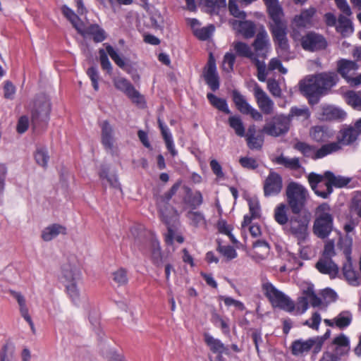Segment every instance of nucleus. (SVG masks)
Here are the masks:
<instances>
[{"mask_svg": "<svg viewBox=\"0 0 361 361\" xmlns=\"http://www.w3.org/2000/svg\"><path fill=\"white\" fill-rule=\"evenodd\" d=\"M267 10L271 22L269 28L272 35L273 40L282 51L289 49V44L287 38L288 26L283 19L284 13L278 0H263Z\"/></svg>", "mask_w": 361, "mask_h": 361, "instance_id": "f257e3e1", "label": "nucleus"}, {"mask_svg": "<svg viewBox=\"0 0 361 361\" xmlns=\"http://www.w3.org/2000/svg\"><path fill=\"white\" fill-rule=\"evenodd\" d=\"M308 183L314 194L323 199H327L333 192V188H341L346 186L351 178L342 176H336L331 171L323 174L311 172L307 176Z\"/></svg>", "mask_w": 361, "mask_h": 361, "instance_id": "f03ea898", "label": "nucleus"}, {"mask_svg": "<svg viewBox=\"0 0 361 361\" xmlns=\"http://www.w3.org/2000/svg\"><path fill=\"white\" fill-rule=\"evenodd\" d=\"M180 184V181L174 183L167 192L158 196L156 199V204L160 219L167 226L168 233L166 235L165 242L168 245L173 243L174 231L172 227L178 220V216L177 210L170 204V201L177 192Z\"/></svg>", "mask_w": 361, "mask_h": 361, "instance_id": "7ed1b4c3", "label": "nucleus"}, {"mask_svg": "<svg viewBox=\"0 0 361 361\" xmlns=\"http://www.w3.org/2000/svg\"><path fill=\"white\" fill-rule=\"evenodd\" d=\"M287 205H288L293 214H299L305 207L309 192L302 184L290 181L286 188Z\"/></svg>", "mask_w": 361, "mask_h": 361, "instance_id": "20e7f679", "label": "nucleus"}, {"mask_svg": "<svg viewBox=\"0 0 361 361\" xmlns=\"http://www.w3.org/2000/svg\"><path fill=\"white\" fill-rule=\"evenodd\" d=\"M333 226L334 216L331 209L328 203H322L315 209L314 233L320 238H326L331 233Z\"/></svg>", "mask_w": 361, "mask_h": 361, "instance_id": "39448f33", "label": "nucleus"}, {"mask_svg": "<svg viewBox=\"0 0 361 361\" xmlns=\"http://www.w3.org/2000/svg\"><path fill=\"white\" fill-rule=\"evenodd\" d=\"M61 279L69 298L75 305H78L80 292L77 284L81 279L80 270L75 265L64 264L61 268Z\"/></svg>", "mask_w": 361, "mask_h": 361, "instance_id": "423d86ee", "label": "nucleus"}, {"mask_svg": "<svg viewBox=\"0 0 361 361\" xmlns=\"http://www.w3.org/2000/svg\"><path fill=\"white\" fill-rule=\"evenodd\" d=\"M51 113V103L44 94L38 95L33 101L31 109V122L34 130L47 127Z\"/></svg>", "mask_w": 361, "mask_h": 361, "instance_id": "0eeeda50", "label": "nucleus"}, {"mask_svg": "<svg viewBox=\"0 0 361 361\" xmlns=\"http://www.w3.org/2000/svg\"><path fill=\"white\" fill-rule=\"evenodd\" d=\"M293 148L300 152L303 157L317 160L338 152L341 149V146L338 143L330 142L324 144L321 147L317 149L315 146L305 142L298 141L293 145Z\"/></svg>", "mask_w": 361, "mask_h": 361, "instance_id": "6e6552de", "label": "nucleus"}, {"mask_svg": "<svg viewBox=\"0 0 361 361\" xmlns=\"http://www.w3.org/2000/svg\"><path fill=\"white\" fill-rule=\"evenodd\" d=\"M262 291L273 307H279L288 312L295 311V302L283 292L278 290L271 283L262 284Z\"/></svg>", "mask_w": 361, "mask_h": 361, "instance_id": "1a4fd4ad", "label": "nucleus"}, {"mask_svg": "<svg viewBox=\"0 0 361 361\" xmlns=\"http://www.w3.org/2000/svg\"><path fill=\"white\" fill-rule=\"evenodd\" d=\"M310 223V216L307 214H294L290 218L286 225V231L293 235L301 245L306 240L308 233L307 228Z\"/></svg>", "mask_w": 361, "mask_h": 361, "instance_id": "9d476101", "label": "nucleus"}, {"mask_svg": "<svg viewBox=\"0 0 361 361\" xmlns=\"http://www.w3.org/2000/svg\"><path fill=\"white\" fill-rule=\"evenodd\" d=\"M113 82L115 87L123 92L133 103L137 106H144L145 104L144 96L135 88L128 80L120 77L114 78Z\"/></svg>", "mask_w": 361, "mask_h": 361, "instance_id": "9b49d317", "label": "nucleus"}, {"mask_svg": "<svg viewBox=\"0 0 361 361\" xmlns=\"http://www.w3.org/2000/svg\"><path fill=\"white\" fill-rule=\"evenodd\" d=\"M232 100L239 112L243 115H249L256 121H262L263 115L258 110L253 108L239 91L234 90L231 93Z\"/></svg>", "mask_w": 361, "mask_h": 361, "instance_id": "f8f14e48", "label": "nucleus"}, {"mask_svg": "<svg viewBox=\"0 0 361 361\" xmlns=\"http://www.w3.org/2000/svg\"><path fill=\"white\" fill-rule=\"evenodd\" d=\"M290 121L283 114L274 116L271 121L264 126V131L269 135L279 137L286 134L290 128Z\"/></svg>", "mask_w": 361, "mask_h": 361, "instance_id": "ddd939ff", "label": "nucleus"}, {"mask_svg": "<svg viewBox=\"0 0 361 361\" xmlns=\"http://www.w3.org/2000/svg\"><path fill=\"white\" fill-rule=\"evenodd\" d=\"M300 91L308 99L310 104H317L323 94L315 76L300 81Z\"/></svg>", "mask_w": 361, "mask_h": 361, "instance_id": "4468645a", "label": "nucleus"}, {"mask_svg": "<svg viewBox=\"0 0 361 361\" xmlns=\"http://www.w3.org/2000/svg\"><path fill=\"white\" fill-rule=\"evenodd\" d=\"M202 77L213 92L219 90L220 80L216 70V60L212 53H209L208 61L202 71Z\"/></svg>", "mask_w": 361, "mask_h": 361, "instance_id": "2eb2a0df", "label": "nucleus"}, {"mask_svg": "<svg viewBox=\"0 0 361 361\" xmlns=\"http://www.w3.org/2000/svg\"><path fill=\"white\" fill-rule=\"evenodd\" d=\"M300 44L304 50L309 51L325 49L328 44L323 35L312 31L302 37Z\"/></svg>", "mask_w": 361, "mask_h": 361, "instance_id": "dca6fc26", "label": "nucleus"}, {"mask_svg": "<svg viewBox=\"0 0 361 361\" xmlns=\"http://www.w3.org/2000/svg\"><path fill=\"white\" fill-rule=\"evenodd\" d=\"M283 189L282 176L276 171L271 170L263 184L264 195L274 197L279 195Z\"/></svg>", "mask_w": 361, "mask_h": 361, "instance_id": "f3484780", "label": "nucleus"}, {"mask_svg": "<svg viewBox=\"0 0 361 361\" xmlns=\"http://www.w3.org/2000/svg\"><path fill=\"white\" fill-rule=\"evenodd\" d=\"M324 340L322 338H311L306 341L300 339L294 341L291 344V352L294 355H300L308 353L314 346V352L321 350Z\"/></svg>", "mask_w": 361, "mask_h": 361, "instance_id": "a211bd4d", "label": "nucleus"}, {"mask_svg": "<svg viewBox=\"0 0 361 361\" xmlns=\"http://www.w3.org/2000/svg\"><path fill=\"white\" fill-rule=\"evenodd\" d=\"M317 13L314 7L301 10L299 14L294 16L290 26L293 31L310 28L313 25V18Z\"/></svg>", "mask_w": 361, "mask_h": 361, "instance_id": "6ab92c4d", "label": "nucleus"}, {"mask_svg": "<svg viewBox=\"0 0 361 361\" xmlns=\"http://www.w3.org/2000/svg\"><path fill=\"white\" fill-rule=\"evenodd\" d=\"M253 94L256 103L261 111L260 113L265 115L272 114L274 110V102L257 83L255 85Z\"/></svg>", "mask_w": 361, "mask_h": 361, "instance_id": "aec40b11", "label": "nucleus"}, {"mask_svg": "<svg viewBox=\"0 0 361 361\" xmlns=\"http://www.w3.org/2000/svg\"><path fill=\"white\" fill-rule=\"evenodd\" d=\"M233 30L237 33L240 34L245 39H250L253 37L256 32L255 24L251 20H230Z\"/></svg>", "mask_w": 361, "mask_h": 361, "instance_id": "412c9836", "label": "nucleus"}, {"mask_svg": "<svg viewBox=\"0 0 361 361\" xmlns=\"http://www.w3.org/2000/svg\"><path fill=\"white\" fill-rule=\"evenodd\" d=\"M337 72L348 82L357 71L359 66L356 61L341 59L336 62Z\"/></svg>", "mask_w": 361, "mask_h": 361, "instance_id": "4be33fe9", "label": "nucleus"}, {"mask_svg": "<svg viewBox=\"0 0 361 361\" xmlns=\"http://www.w3.org/2000/svg\"><path fill=\"white\" fill-rule=\"evenodd\" d=\"M78 32L83 37H91L96 43L102 42L106 38L105 30L97 24H91L88 27H81Z\"/></svg>", "mask_w": 361, "mask_h": 361, "instance_id": "5701e85b", "label": "nucleus"}, {"mask_svg": "<svg viewBox=\"0 0 361 361\" xmlns=\"http://www.w3.org/2000/svg\"><path fill=\"white\" fill-rule=\"evenodd\" d=\"M101 142L108 152L113 153L114 137V129L108 121H104L101 124Z\"/></svg>", "mask_w": 361, "mask_h": 361, "instance_id": "b1692460", "label": "nucleus"}, {"mask_svg": "<svg viewBox=\"0 0 361 361\" xmlns=\"http://www.w3.org/2000/svg\"><path fill=\"white\" fill-rule=\"evenodd\" d=\"M9 293L16 300L19 306V311L21 317L28 323L32 331L35 333V329L34 323L29 314V309L27 307L26 300L24 295H23L21 293L13 290H10Z\"/></svg>", "mask_w": 361, "mask_h": 361, "instance_id": "393cba45", "label": "nucleus"}, {"mask_svg": "<svg viewBox=\"0 0 361 361\" xmlns=\"http://www.w3.org/2000/svg\"><path fill=\"white\" fill-rule=\"evenodd\" d=\"M9 293L16 300L19 306V311L21 317L28 323L32 331L35 333V329L34 323L29 314V309L27 307L26 300L24 295H23L21 293L13 290H10Z\"/></svg>", "mask_w": 361, "mask_h": 361, "instance_id": "a878e982", "label": "nucleus"}, {"mask_svg": "<svg viewBox=\"0 0 361 361\" xmlns=\"http://www.w3.org/2000/svg\"><path fill=\"white\" fill-rule=\"evenodd\" d=\"M345 116V112L336 106L324 105L322 107L321 119L324 121H343Z\"/></svg>", "mask_w": 361, "mask_h": 361, "instance_id": "bb28decb", "label": "nucleus"}, {"mask_svg": "<svg viewBox=\"0 0 361 361\" xmlns=\"http://www.w3.org/2000/svg\"><path fill=\"white\" fill-rule=\"evenodd\" d=\"M272 162L283 166L289 171H299L302 168L299 157H289L284 156L283 154L274 157L272 159Z\"/></svg>", "mask_w": 361, "mask_h": 361, "instance_id": "cd10ccee", "label": "nucleus"}, {"mask_svg": "<svg viewBox=\"0 0 361 361\" xmlns=\"http://www.w3.org/2000/svg\"><path fill=\"white\" fill-rule=\"evenodd\" d=\"M315 78L323 94L325 91L336 85L338 80L337 74L334 72L322 73L316 75Z\"/></svg>", "mask_w": 361, "mask_h": 361, "instance_id": "c85d7f7f", "label": "nucleus"}, {"mask_svg": "<svg viewBox=\"0 0 361 361\" xmlns=\"http://www.w3.org/2000/svg\"><path fill=\"white\" fill-rule=\"evenodd\" d=\"M157 123L167 149L172 157H176L178 152L175 148L173 137L169 128L160 118H158Z\"/></svg>", "mask_w": 361, "mask_h": 361, "instance_id": "c756f323", "label": "nucleus"}, {"mask_svg": "<svg viewBox=\"0 0 361 361\" xmlns=\"http://www.w3.org/2000/svg\"><path fill=\"white\" fill-rule=\"evenodd\" d=\"M315 267L321 274H328L331 278H335L338 274V267L332 259H321Z\"/></svg>", "mask_w": 361, "mask_h": 361, "instance_id": "7c9ffc66", "label": "nucleus"}, {"mask_svg": "<svg viewBox=\"0 0 361 361\" xmlns=\"http://www.w3.org/2000/svg\"><path fill=\"white\" fill-rule=\"evenodd\" d=\"M59 234L66 235V227L59 224H53L42 231L41 237L43 240L48 242L57 237Z\"/></svg>", "mask_w": 361, "mask_h": 361, "instance_id": "2f4dec72", "label": "nucleus"}, {"mask_svg": "<svg viewBox=\"0 0 361 361\" xmlns=\"http://www.w3.org/2000/svg\"><path fill=\"white\" fill-rule=\"evenodd\" d=\"M185 197L184 198V202L188 204L192 210H194L200 207L203 203V197L200 191L197 190L195 192H192V190L187 186H184Z\"/></svg>", "mask_w": 361, "mask_h": 361, "instance_id": "473e14b6", "label": "nucleus"}, {"mask_svg": "<svg viewBox=\"0 0 361 361\" xmlns=\"http://www.w3.org/2000/svg\"><path fill=\"white\" fill-rule=\"evenodd\" d=\"M336 30L341 34L343 37H348L354 32L352 21L343 14H340L338 18V22L336 25Z\"/></svg>", "mask_w": 361, "mask_h": 361, "instance_id": "72a5a7b5", "label": "nucleus"}, {"mask_svg": "<svg viewBox=\"0 0 361 361\" xmlns=\"http://www.w3.org/2000/svg\"><path fill=\"white\" fill-rule=\"evenodd\" d=\"M204 341L213 353L218 354L220 356L223 353H228V348L219 339L214 338L209 334L204 335Z\"/></svg>", "mask_w": 361, "mask_h": 361, "instance_id": "f704fd0d", "label": "nucleus"}, {"mask_svg": "<svg viewBox=\"0 0 361 361\" xmlns=\"http://www.w3.org/2000/svg\"><path fill=\"white\" fill-rule=\"evenodd\" d=\"M288 205L280 203L276 206L274 210V219L280 226H286L290 221L288 217Z\"/></svg>", "mask_w": 361, "mask_h": 361, "instance_id": "c9c22d12", "label": "nucleus"}, {"mask_svg": "<svg viewBox=\"0 0 361 361\" xmlns=\"http://www.w3.org/2000/svg\"><path fill=\"white\" fill-rule=\"evenodd\" d=\"M255 52L260 54L261 52L266 50L269 46V39L267 31L264 28L260 30L252 44Z\"/></svg>", "mask_w": 361, "mask_h": 361, "instance_id": "e433bc0d", "label": "nucleus"}, {"mask_svg": "<svg viewBox=\"0 0 361 361\" xmlns=\"http://www.w3.org/2000/svg\"><path fill=\"white\" fill-rule=\"evenodd\" d=\"M233 47L238 56L247 58L251 61H253L254 59L257 58V56L254 54L250 47L245 42L235 41L233 43Z\"/></svg>", "mask_w": 361, "mask_h": 361, "instance_id": "4c0bfd02", "label": "nucleus"}, {"mask_svg": "<svg viewBox=\"0 0 361 361\" xmlns=\"http://www.w3.org/2000/svg\"><path fill=\"white\" fill-rule=\"evenodd\" d=\"M310 135L314 141L319 143L326 142L332 135L327 128L320 126L312 127Z\"/></svg>", "mask_w": 361, "mask_h": 361, "instance_id": "58836bf2", "label": "nucleus"}, {"mask_svg": "<svg viewBox=\"0 0 361 361\" xmlns=\"http://www.w3.org/2000/svg\"><path fill=\"white\" fill-rule=\"evenodd\" d=\"M357 137V132L355 128L349 127L340 130L338 136V142H335L338 143L340 146L341 144L348 145L355 142Z\"/></svg>", "mask_w": 361, "mask_h": 361, "instance_id": "ea45409f", "label": "nucleus"}, {"mask_svg": "<svg viewBox=\"0 0 361 361\" xmlns=\"http://www.w3.org/2000/svg\"><path fill=\"white\" fill-rule=\"evenodd\" d=\"M333 343L336 345L335 351L336 355L339 356L346 355L350 350L349 339L344 334H341L334 338Z\"/></svg>", "mask_w": 361, "mask_h": 361, "instance_id": "a19ab883", "label": "nucleus"}, {"mask_svg": "<svg viewBox=\"0 0 361 361\" xmlns=\"http://www.w3.org/2000/svg\"><path fill=\"white\" fill-rule=\"evenodd\" d=\"M185 216L189 220V224L190 226L195 228L207 226V220L202 212L190 210L187 212Z\"/></svg>", "mask_w": 361, "mask_h": 361, "instance_id": "79ce46f5", "label": "nucleus"}, {"mask_svg": "<svg viewBox=\"0 0 361 361\" xmlns=\"http://www.w3.org/2000/svg\"><path fill=\"white\" fill-rule=\"evenodd\" d=\"M207 98L210 104L219 111H221L226 114H231V111H230L227 102L225 99L219 98L210 92L207 93Z\"/></svg>", "mask_w": 361, "mask_h": 361, "instance_id": "37998d69", "label": "nucleus"}, {"mask_svg": "<svg viewBox=\"0 0 361 361\" xmlns=\"http://www.w3.org/2000/svg\"><path fill=\"white\" fill-rule=\"evenodd\" d=\"M61 11L63 16L71 22L77 32L80 29L81 27H83V22L68 6L63 5L61 7Z\"/></svg>", "mask_w": 361, "mask_h": 361, "instance_id": "c03bdc74", "label": "nucleus"}, {"mask_svg": "<svg viewBox=\"0 0 361 361\" xmlns=\"http://www.w3.org/2000/svg\"><path fill=\"white\" fill-rule=\"evenodd\" d=\"M310 109L307 106H292L287 117L290 122L294 118L305 121L310 118Z\"/></svg>", "mask_w": 361, "mask_h": 361, "instance_id": "a18cd8bd", "label": "nucleus"}, {"mask_svg": "<svg viewBox=\"0 0 361 361\" xmlns=\"http://www.w3.org/2000/svg\"><path fill=\"white\" fill-rule=\"evenodd\" d=\"M229 126L234 130L235 133L239 137H245V128L241 118L239 116H231L228 119Z\"/></svg>", "mask_w": 361, "mask_h": 361, "instance_id": "49530a36", "label": "nucleus"}, {"mask_svg": "<svg viewBox=\"0 0 361 361\" xmlns=\"http://www.w3.org/2000/svg\"><path fill=\"white\" fill-rule=\"evenodd\" d=\"M151 247V259L152 263L157 267H161L163 264V257L161 251L159 243L158 241H152Z\"/></svg>", "mask_w": 361, "mask_h": 361, "instance_id": "de8ad7c7", "label": "nucleus"}, {"mask_svg": "<svg viewBox=\"0 0 361 361\" xmlns=\"http://www.w3.org/2000/svg\"><path fill=\"white\" fill-rule=\"evenodd\" d=\"M15 346L11 342H6L0 350V361H14Z\"/></svg>", "mask_w": 361, "mask_h": 361, "instance_id": "09e8293b", "label": "nucleus"}, {"mask_svg": "<svg viewBox=\"0 0 361 361\" xmlns=\"http://www.w3.org/2000/svg\"><path fill=\"white\" fill-rule=\"evenodd\" d=\"M342 271L345 279L351 284L357 281V274L353 268V264L350 257H348L347 262L343 264Z\"/></svg>", "mask_w": 361, "mask_h": 361, "instance_id": "8fccbe9b", "label": "nucleus"}, {"mask_svg": "<svg viewBox=\"0 0 361 361\" xmlns=\"http://www.w3.org/2000/svg\"><path fill=\"white\" fill-rule=\"evenodd\" d=\"M352 322V315L348 311L341 312L334 318L335 326L340 329L348 327Z\"/></svg>", "mask_w": 361, "mask_h": 361, "instance_id": "3c124183", "label": "nucleus"}, {"mask_svg": "<svg viewBox=\"0 0 361 361\" xmlns=\"http://www.w3.org/2000/svg\"><path fill=\"white\" fill-rule=\"evenodd\" d=\"M345 100L348 104L350 105L353 109L361 110V92H347Z\"/></svg>", "mask_w": 361, "mask_h": 361, "instance_id": "603ef678", "label": "nucleus"}, {"mask_svg": "<svg viewBox=\"0 0 361 361\" xmlns=\"http://www.w3.org/2000/svg\"><path fill=\"white\" fill-rule=\"evenodd\" d=\"M302 294L307 295L308 302L310 301L313 307H319L322 305V300L315 293L312 286H310L306 289L303 290Z\"/></svg>", "mask_w": 361, "mask_h": 361, "instance_id": "864d4df0", "label": "nucleus"}, {"mask_svg": "<svg viewBox=\"0 0 361 361\" xmlns=\"http://www.w3.org/2000/svg\"><path fill=\"white\" fill-rule=\"evenodd\" d=\"M214 30V25H210L207 27L195 29L193 34L197 39L204 41L210 37Z\"/></svg>", "mask_w": 361, "mask_h": 361, "instance_id": "5fc2aeb1", "label": "nucleus"}, {"mask_svg": "<svg viewBox=\"0 0 361 361\" xmlns=\"http://www.w3.org/2000/svg\"><path fill=\"white\" fill-rule=\"evenodd\" d=\"M253 247L255 249L259 248V247L262 249V252H263L262 254H259L257 252H255V255L253 256V257H255V258H257L259 259H264L265 258L266 255H268L269 250H270L269 243L267 241L263 240H258L256 242H255L253 243Z\"/></svg>", "mask_w": 361, "mask_h": 361, "instance_id": "6e6d98bb", "label": "nucleus"}, {"mask_svg": "<svg viewBox=\"0 0 361 361\" xmlns=\"http://www.w3.org/2000/svg\"><path fill=\"white\" fill-rule=\"evenodd\" d=\"M35 159L37 163L44 168L47 166V163L49 159L48 152L45 148H38L35 154Z\"/></svg>", "mask_w": 361, "mask_h": 361, "instance_id": "4d7b16f0", "label": "nucleus"}, {"mask_svg": "<svg viewBox=\"0 0 361 361\" xmlns=\"http://www.w3.org/2000/svg\"><path fill=\"white\" fill-rule=\"evenodd\" d=\"M217 251L225 257L227 260H231L237 257V252L231 245H219L216 248Z\"/></svg>", "mask_w": 361, "mask_h": 361, "instance_id": "13d9d810", "label": "nucleus"}, {"mask_svg": "<svg viewBox=\"0 0 361 361\" xmlns=\"http://www.w3.org/2000/svg\"><path fill=\"white\" fill-rule=\"evenodd\" d=\"M106 47V50L111 59L114 61V63L120 68H124L126 63L124 60L119 56V54L116 52V51L114 49V47L109 44H104Z\"/></svg>", "mask_w": 361, "mask_h": 361, "instance_id": "bf43d9fd", "label": "nucleus"}, {"mask_svg": "<svg viewBox=\"0 0 361 361\" xmlns=\"http://www.w3.org/2000/svg\"><path fill=\"white\" fill-rule=\"evenodd\" d=\"M113 280L118 286H124L128 281L127 271L123 268H120L113 273Z\"/></svg>", "mask_w": 361, "mask_h": 361, "instance_id": "052dcab7", "label": "nucleus"}, {"mask_svg": "<svg viewBox=\"0 0 361 361\" xmlns=\"http://www.w3.org/2000/svg\"><path fill=\"white\" fill-rule=\"evenodd\" d=\"M309 307L308 298L306 295L298 297L296 304H295V310L297 314H302L305 313Z\"/></svg>", "mask_w": 361, "mask_h": 361, "instance_id": "680f3d73", "label": "nucleus"}, {"mask_svg": "<svg viewBox=\"0 0 361 361\" xmlns=\"http://www.w3.org/2000/svg\"><path fill=\"white\" fill-rule=\"evenodd\" d=\"M252 62L255 65L257 69L258 80L261 82H264L267 75L265 63L262 61H260L258 57L257 59H254V61Z\"/></svg>", "mask_w": 361, "mask_h": 361, "instance_id": "e2e57ef3", "label": "nucleus"}, {"mask_svg": "<svg viewBox=\"0 0 361 361\" xmlns=\"http://www.w3.org/2000/svg\"><path fill=\"white\" fill-rule=\"evenodd\" d=\"M212 322L216 326L220 327L224 333L226 334L229 332V326L227 322L224 320L219 314H212Z\"/></svg>", "mask_w": 361, "mask_h": 361, "instance_id": "0e129e2a", "label": "nucleus"}, {"mask_svg": "<svg viewBox=\"0 0 361 361\" xmlns=\"http://www.w3.org/2000/svg\"><path fill=\"white\" fill-rule=\"evenodd\" d=\"M228 10L230 13L235 18L245 19L246 14L244 11H240L235 0L228 1Z\"/></svg>", "mask_w": 361, "mask_h": 361, "instance_id": "69168bd1", "label": "nucleus"}, {"mask_svg": "<svg viewBox=\"0 0 361 361\" xmlns=\"http://www.w3.org/2000/svg\"><path fill=\"white\" fill-rule=\"evenodd\" d=\"M246 141L250 149H260L264 143V138L262 135H257L250 139H246Z\"/></svg>", "mask_w": 361, "mask_h": 361, "instance_id": "338daca9", "label": "nucleus"}, {"mask_svg": "<svg viewBox=\"0 0 361 361\" xmlns=\"http://www.w3.org/2000/svg\"><path fill=\"white\" fill-rule=\"evenodd\" d=\"M235 61V56L233 53L227 52L224 56L223 67L228 72L233 70Z\"/></svg>", "mask_w": 361, "mask_h": 361, "instance_id": "774afa93", "label": "nucleus"}]
</instances>
